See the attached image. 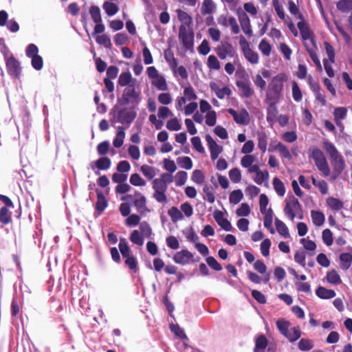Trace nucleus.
Here are the masks:
<instances>
[{
	"instance_id": "obj_56",
	"label": "nucleus",
	"mask_w": 352,
	"mask_h": 352,
	"mask_svg": "<svg viewBox=\"0 0 352 352\" xmlns=\"http://www.w3.org/2000/svg\"><path fill=\"white\" fill-rule=\"evenodd\" d=\"M130 183L135 186H144L146 182L138 173H133L131 175Z\"/></svg>"
},
{
	"instance_id": "obj_10",
	"label": "nucleus",
	"mask_w": 352,
	"mask_h": 352,
	"mask_svg": "<svg viewBox=\"0 0 352 352\" xmlns=\"http://www.w3.org/2000/svg\"><path fill=\"white\" fill-rule=\"evenodd\" d=\"M135 107L124 108L118 111L117 114V122L124 124H130L135 118L137 113L134 110Z\"/></svg>"
},
{
	"instance_id": "obj_21",
	"label": "nucleus",
	"mask_w": 352,
	"mask_h": 352,
	"mask_svg": "<svg viewBox=\"0 0 352 352\" xmlns=\"http://www.w3.org/2000/svg\"><path fill=\"white\" fill-rule=\"evenodd\" d=\"M210 87L219 99H223L226 96H230L232 94V91L228 87L220 88L216 82H211Z\"/></svg>"
},
{
	"instance_id": "obj_55",
	"label": "nucleus",
	"mask_w": 352,
	"mask_h": 352,
	"mask_svg": "<svg viewBox=\"0 0 352 352\" xmlns=\"http://www.w3.org/2000/svg\"><path fill=\"white\" fill-rule=\"evenodd\" d=\"M229 177L233 183H239L241 180V173L238 168H232L229 171Z\"/></svg>"
},
{
	"instance_id": "obj_25",
	"label": "nucleus",
	"mask_w": 352,
	"mask_h": 352,
	"mask_svg": "<svg viewBox=\"0 0 352 352\" xmlns=\"http://www.w3.org/2000/svg\"><path fill=\"white\" fill-rule=\"evenodd\" d=\"M151 84L160 91H166L168 89L166 80L162 75L153 79Z\"/></svg>"
},
{
	"instance_id": "obj_60",
	"label": "nucleus",
	"mask_w": 352,
	"mask_h": 352,
	"mask_svg": "<svg viewBox=\"0 0 352 352\" xmlns=\"http://www.w3.org/2000/svg\"><path fill=\"white\" fill-rule=\"evenodd\" d=\"M140 230L142 234L147 238L151 239L153 234L152 229L146 221H143L140 224Z\"/></svg>"
},
{
	"instance_id": "obj_1",
	"label": "nucleus",
	"mask_w": 352,
	"mask_h": 352,
	"mask_svg": "<svg viewBox=\"0 0 352 352\" xmlns=\"http://www.w3.org/2000/svg\"><path fill=\"white\" fill-rule=\"evenodd\" d=\"M140 100V91L136 89L135 86H130L124 89L122 97L118 99V102L123 106L131 104L135 107L138 105Z\"/></svg>"
},
{
	"instance_id": "obj_30",
	"label": "nucleus",
	"mask_w": 352,
	"mask_h": 352,
	"mask_svg": "<svg viewBox=\"0 0 352 352\" xmlns=\"http://www.w3.org/2000/svg\"><path fill=\"white\" fill-rule=\"evenodd\" d=\"M347 110L344 107H337L334 110V118L338 126L341 124V120L346 116Z\"/></svg>"
},
{
	"instance_id": "obj_26",
	"label": "nucleus",
	"mask_w": 352,
	"mask_h": 352,
	"mask_svg": "<svg viewBox=\"0 0 352 352\" xmlns=\"http://www.w3.org/2000/svg\"><path fill=\"white\" fill-rule=\"evenodd\" d=\"M316 293L318 297L323 299H330L336 296V292L333 290L328 289L323 287H319Z\"/></svg>"
},
{
	"instance_id": "obj_58",
	"label": "nucleus",
	"mask_w": 352,
	"mask_h": 352,
	"mask_svg": "<svg viewBox=\"0 0 352 352\" xmlns=\"http://www.w3.org/2000/svg\"><path fill=\"white\" fill-rule=\"evenodd\" d=\"M142 45L144 46L142 50V56L144 58V63L146 65H151L153 63V58L149 49L146 46L145 43Z\"/></svg>"
},
{
	"instance_id": "obj_50",
	"label": "nucleus",
	"mask_w": 352,
	"mask_h": 352,
	"mask_svg": "<svg viewBox=\"0 0 352 352\" xmlns=\"http://www.w3.org/2000/svg\"><path fill=\"white\" fill-rule=\"evenodd\" d=\"M243 197V192L241 190H233L229 197L230 202L233 204H239Z\"/></svg>"
},
{
	"instance_id": "obj_59",
	"label": "nucleus",
	"mask_w": 352,
	"mask_h": 352,
	"mask_svg": "<svg viewBox=\"0 0 352 352\" xmlns=\"http://www.w3.org/2000/svg\"><path fill=\"white\" fill-rule=\"evenodd\" d=\"M187 173L185 171H179L175 175V184L177 186H182L185 184L187 180Z\"/></svg>"
},
{
	"instance_id": "obj_15",
	"label": "nucleus",
	"mask_w": 352,
	"mask_h": 352,
	"mask_svg": "<svg viewBox=\"0 0 352 352\" xmlns=\"http://www.w3.org/2000/svg\"><path fill=\"white\" fill-rule=\"evenodd\" d=\"M206 140L207 142L210 152V157L212 160H216L219 154L221 153L223 148L216 143L213 138L210 135H206Z\"/></svg>"
},
{
	"instance_id": "obj_46",
	"label": "nucleus",
	"mask_w": 352,
	"mask_h": 352,
	"mask_svg": "<svg viewBox=\"0 0 352 352\" xmlns=\"http://www.w3.org/2000/svg\"><path fill=\"white\" fill-rule=\"evenodd\" d=\"M327 204L331 209L335 210H339L343 207L342 202L340 199L334 197H329L327 199Z\"/></svg>"
},
{
	"instance_id": "obj_23",
	"label": "nucleus",
	"mask_w": 352,
	"mask_h": 352,
	"mask_svg": "<svg viewBox=\"0 0 352 352\" xmlns=\"http://www.w3.org/2000/svg\"><path fill=\"white\" fill-rule=\"evenodd\" d=\"M214 218L217 223L225 230L230 231L232 230L231 223L228 220L223 217V214L219 210L214 212Z\"/></svg>"
},
{
	"instance_id": "obj_16",
	"label": "nucleus",
	"mask_w": 352,
	"mask_h": 352,
	"mask_svg": "<svg viewBox=\"0 0 352 352\" xmlns=\"http://www.w3.org/2000/svg\"><path fill=\"white\" fill-rule=\"evenodd\" d=\"M285 80L286 76L285 74H280L272 78L270 85V91L280 94L283 87V82Z\"/></svg>"
},
{
	"instance_id": "obj_27",
	"label": "nucleus",
	"mask_w": 352,
	"mask_h": 352,
	"mask_svg": "<svg viewBox=\"0 0 352 352\" xmlns=\"http://www.w3.org/2000/svg\"><path fill=\"white\" fill-rule=\"evenodd\" d=\"M274 151H278L283 158L287 160H291L292 158L289 148L281 142H279L274 146Z\"/></svg>"
},
{
	"instance_id": "obj_6",
	"label": "nucleus",
	"mask_w": 352,
	"mask_h": 352,
	"mask_svg": "<svg viewBox=\"0 0 352 352\" xmlns=\"http://www.w3.org/2000/svg\"><path fill=\"white\" fill-rule=\"evenodd\" d=\"M239 45L245 58L252 64L258 63V54L250 47V44L245 38L241 35L239 36Z\"/></svg>"
},
{
	"instance_id": "obj_39",
	"label": "nucleus",
	"mask_w": 352,
	"mask_h": 352,
	"mask_svg": "<svg viewBox=\"0 0 352 352\" xmlns=\"http://www.w3.org/2000/svg\"><path fill=\"white\" fill-rule=\"evenodd\" d=\"M278 109L276 105H268L267 108V121L272 123L276 119L278 115Z\"/></svg>"
},
{
	"instance_id": "obj_48",
	"label": "nucleus",
	"mask_w": 352,
	"mask_h": 352,
	"mask_svg": "<svg viewBox=\"0 0 352 352\" xmlns=\"http://www.w3.org/2000/svg\"><path fill=\"white\" fill-rule=\"evenodd\" d=\"M288 9L289 12L294 15L296 18L299 19L300 20H302L304 19L302 14L299 12L298 7L292 0H290L288 2Z\"/></svg>"
},
{
	"instance_id": "obj_24",
	"label": "nucleus",
	"mask_w": 352,
	"mask_h": 352,
	"mask_svg": "<svg viewBox=\"0 0 352 352\" xmlns=\"http://www.w3.org/2000/svg\"><path fill=\"white\" fill-rule=\"evenodd\" d=\"M125 138L124 128L122 126L117 127L116 136L113 141V144L116 148H120L122 146Z\"/></svg>"
},
{
	"instance_id": "obj_36",
	"label": "nucleus",
	"mask_w": 352,
	"mask_h": 352,
	"mask_svg": "<svg viewBox=\"0 0 352 352\" xmlns=\"http://www.w3.org/2000/svg\"><path fill=\"white\" fill-rule=\"evenodd\" d=\"M102 8L108 16H113L119 10L117 5L109 1H105L102 5Z\"/></svg>"
},
{
	"instance_id": "obj_29",
	"label": "nucleus",
	"mask_w": 352,
	"mask_h": 352,
	"mask_svg": "<svg viewBox=\"0 0 352 352\" xmlns=\"http://www.w3.org/2000/svg\"><path fill=\"white\" fill-rule=\"evenodd\" d=\"M275 226L277 232L285 238L289 237V230L287 227V226L285 224L284 222L279 220L278 219H275Z\"/></svg>"
},
{
	"instance_id": "obj_4",
	"label": "nucleus",
	"mask_w": 352,
	"mask_h": 352,
	"mask_svg": "<svg viewBox=\"0 0 352 352\" xmlns=\"http://www.w3.org/2000/svg\"><path fill=\"white\" fill-rule=\"evenodd\" d=\"M315 162V164L324 176H329L331 173L330 168L323 153L318 148H314L310 155Z\"/></svg>"
},
{
	"instance_id": "obj_18",
	"label": "nucleus",
	"mask_w": 352,
	"mask_h": 352,
	"mask_svg": "<svg viewBox=\"0 0 352 352\" xmlns=\"http://www.w3.org/2000/svg\"><path fill=\"white\" fill-rule=\"evenodd\" d=\"M297 26L303 41L314 37V32L310 30L309 25L305 21L304 19L297 23Z\"/></svg>"
},
{
	"instance_id": "obj_40",
	"label": "nucleus",
	"mask_w": 352,
	"mask_h": 352,
	"mask_svg": "<svg viewBox=\"0 0 352 352\" xmlns=\"http://www.w3.org/2000/svg\"><path fill=\"white\" fill-rule=\"evenodd\" d=\"M337 8L342 12L352 10V0H340L336 4Z\"/></svg>"
},
{
	"instance_id": "obj_64",
	"label": "nucleus",
	"mask_w": 352,
	"mask_h": 352,
	"mask_svg": "<svg viewBox=\"0 0 352 352\" xmlns=\"http://www.w3.org/2000/svg\"><path fill=\"white\" fill-rule=\"evenodd\" d=\"M269 179V173L267 170H260L254 178V182L258 184H262L264 182L267 181Z\"/></svg>"
},
{
	"instance_id": "obj_19",
	"label": "nucleus",
	"mask_w": 352,
	"mask_h": 352,
	"mask_svg": "<svg viewBox=\"0 0 352 352\" xmlns=\"http://www.w3.org/2000/svg\"><path fill=\"white\" fill-rule=\"evenodd\" d=\"M135 196L136 198L134 199V206L137 210L141 214L148 212L149 210L146 206V197L139 192H136Z\"/></svg>"
},
{
	"instance_id": "obj_41",
	"label": "nucleus",
	"mask_w": 352,
	"mask_h": 352,
	"mask_svg": "<svg viewBox=\"0 0 352 352\" xmlns=\"http://www.w3.org/2000/svg\"><path fill=\"white\" fill-rule=\"evenodd\" d=\"M267 136L265 132H260L258 133V147L265 153L267 150Z\"/></svg>"
},
{
	"instance_id": "obj_62",
	"label": "nucleus",
	"mask_w": 352,
	"mask_h": 352,
	"mask_svg": "<svg viewBox=\"0 0 352 352\" xmlns=\"http://www.w3.org/2000/svg\"><path fill=\"white\" fill-rule=\"evenodd\" d=\"M208 67L211 69L218 70L220 69V63L217 58L214 55H210L208 58Z\"/></svg>"
},
{
	"instance_id": "obj_54",
	"label": "nucleus",
	"mask_w": 352,
	"mask_h": 352,
	"mask_svg": "<svg viewBox=\"0 0 352 352\" xmlns=\"http://www.w3.org/2000/svg\"><path fill=\"white\" fill-rule=\"evenodd\" d=\"M177 161L178 164L183 168L190 170L192 167V162L189 157H178Z\"/></svg>"
},
{
	"instance_id": "obj_33",
	"label": "nucleus",
	"mask_w": 352,
	"mask_h": 352,
	"mask_svg": "<svg viewBox=\"0 0 352 352\" xmlns=\"http://www.w3.org/2000/svg\"><path fill=\"white\" fill-rule=\"evenodd\" d=\"M311 217L313 221V223L316 226H321L324 222V215L322 212L311 210Z\"/></svg>"
},
{
	"instance_id": "obj_38",
	"label": "nucleus",
	"mask_w": 352,
	"mask_h": 352,
	"mask_svg": "<svg viewBox=\"0 0 352 352\" xmlns=\"http://www.w3.org/2000/svg\"><path fill=\"white\" fill-rule=\"evenodd\" d=\"M118 246H119L120 251L124 258H126L127 256L132 255L131 250L129 248L128 243L125 239L122 238L120 239Z\"/></svg>"
},
{
	"instance_id": "obj_11",
	"label": "nucleus",
	"mask_w": 352,
	"mask_h": 352,
	"mask_svg": "<svg viewBox=\"0 0 352 352\" xmlns=\"http://www.w3.org/2000/svg\"><path fill=\"white\" fill-rule=\"evenodd\" d=\"M228 112L233 117L234 120L241 125H247L250 122V115L245 109L236 111L233 109H228Z\"/></svg>"
},
{
	"instance_id": "obj_28",
	"label": "nucleus",
	"mask_w": 352,
	"mask_h": 352,
	"mask_svg": "<svg viewBox=\"0 0 352 352\" xmlns=\"http://www.w3.org/2000/svg\"><path fill=\"white\" fill-rule=\"evenodd\" d=\"M267 345V340L265 336L261 335L256 340L254 352H264Z\"/></svg>"
},
{
	"instance_id": "obj_57",
	"label": "nucleus",
	"mask_w": 352,
	"mask_h": 352,
	"mask_svg": "<svg viewBox=\"0 0 352 352\" xmlns=\"http://www.w3.org/2000/svg\"><path fill=\"white\" fill-rule=\"evenodd\" d=\"M96 41L100 44L102 45L104 47L107 48H110L111 47V42L110 38L106 34L98 35L96 37Z\"/></svg>"
},
{
	"instance_id": "obj_17",
	"label": "nucleus",
	"mask_w": 352,
	"mask_h": 352,
	"mask_svg": "<svg viewBox=\"0 0 352 352\" xmlns=\"http://www.w3.org/2000/svg\"><path fill=\"white\" fill-rule=\"evenodd\" d=\"M118 83L121 87L135 86L137 80L132 77L129 72H122L119 76Z\"/></svg>"
},
{
	"instance_id": "obj_42",
	"label": "nucleus",
	"mask_w": 352,
	"mask_h": 352,
	"mask_svg": "<svg viewBox=\"0 0 352 352\" xmlns=\"http://www.w3.org/2000/svg\"><path fill=\"white\" fill-rule=\"evenodd\" d=\"M236 85L242 90L243 94L245 98H250L254 94V91L250 87L249 83L241 81L238 82Z\"/></svg>"
},
{
	"instance_id": "obj_61",
	"label": "nucleus",
	"mask_w": 352,
	"mask_h": 352,
	"mask_svg": "<svg viewBox=\"0 0 352 352\" xmlns=\"http://www.w3.org/2000/svg\"><path fill=\"white\" fill-rule=\"evenodd\" d=\"M279 94H276V92H272L269 90L266 95V102L268 105H276L279 98Z\"/></svg>"
},
{
	"instance_id": "obj_35",
	"label": "nucleus",
	"mask_w": 352,
	"mask_h": 352,
	"mask_svg": "<svg viewBox=\"0 0 352 352\" xmlns=\"http://www.w3.org/2000/svg\"><path fill=\"white\" fill-rule=\"evenodd\" d=\"M168 215L170 217L171 221L173 223L183 219L184 215L182 212L175 206L171 207L168 211Z\"/></svg>"
},
{
	"instance_id": "obj_44",
	"label": "nucleus",
	"mask_w": 352,
	"mask_h": 352,
	"mask_svg": "<svg viewBox=\"0 0 352 352\" xmlns=\"http://www.w3.org/2000/svg\"><path fill=\"white\" fill-rule=\"evenodd\" d=\"M273 185L275 191L276 193L280 196L283 197L285 193V188L284 184L277 177L274 178L273 179Z\"/></svg>"
},
{
	"instance_id": "obj_63",
	"label": "nucleus",
	"mask_w": 352,
	"mask_h": 352,
	"mask_svg": "<svg viewBox=\"0 0 352 352\" xmlns=\"http://www.w3.org/2000/svg\"><path fill=\"white\" fill-rule=\"evenodd\" d=\"M166 128L170 131H179L181 129L182 125L178 119L174 118L167 122Z\"/></svg>"
},
{
	"instance_id": "obj_5",
	"label": "nucleus",
	"mask_w": 352,
	"mask_h": 352,
	"mask_svg": "<svg viewBox=\"0 0 352 352\" xmlns=\"http://www.w3.org/2000/svg\"><path fill=\"white\" fill-rule=\"evenodd\" d=\"M152 187L154 190L153 198L159 203H166L167 201L166 192L168 189V186L156 178L153 180Z\"/></svg>"
},
{
	"instance_id": "obj_32",
	"label": "nucleus",
	"mask_w": 352,
	"mask_h": 352,
	"mask_svg": "<svg viewBox=\"0 0 352 352\" xmlns=\"http://www.w3.org/2000/svg\"><path fill=\"white\" fill-rule=\"evenodd\" d=\"M178 19L182 23V25L189 26L192 22V17L186 12L182 10H177Z\"/></svg>"
},
{
	"instance_id": "obj_49",
	"label": "nucleus",
	"mask_w": 352,
	"mask_h": 352,
	"mask_svg": "<svg viewBox=\"0 0 352 352\" xmlns=\"http://www.w3.org/2000/svg\"><path fill=\"white\" fill-rule=\"evenodd\" d=\"M258 49L264 56H269L271 53L272 47L265 39H262L258 44Z\"/></svg>"
},
{
	"instance_id": "obj_2",
	"label": "nucleus",
	"mask_w": 352,
	"mask_h": 352,
	"mask_svg": "<svg viewBox=\"0 0 352 352\" xmlns=\"http://www.w3.org/2000/svg\"><path fill=\"white\" fill-rule=\"evenodd\" d=\"M323 148L329 154L334 164L336 169L339 172L342 171L344 168V160L342 155L340 154L336 148L335 145L328 140H324L323 142Z\"/></svg>"
},
{
	"instance_id": "obj_53",
	"label": "nucleus",
	"mask_w": 352,
	"mask_h": 352,
	"mask_svg": "<svg viewBox=\"0 0 352 352\" xmlns=\"http://www.w3.org/2000/svg\"><path fill=\"white\" fill-rule=\"evenodd\" d=\"M89 13L94 23L102 22L100 10L99 7L96 6H91L90 8Z\"/></svg>"
},
{
	"instance_id": "obj_9",
	"label": "nucleus",
	"mask_w": 352,
	"mask_h": 352,
	"mask_svg": "<svg viewBox=\"0 0 352 352\" xmlns=\"http://www.w3.org/2000/svg\"><path fill=\"white\" fill-rule=\"evenodd\" d=\"M179 38L186 50H190L193 47L194 34L185 25L179 27Z\"/></svg>"
},
{
	"instance_id": "obj_14",
	"label": "nucleus",
	"mask_w": 352,
	"mask_h": 352,
	"mask_svg": "<svg viewBox=\"0 0 352 352\" xmlns=\"http://www.w3.org/2000/svg\"><path fill=\"white\" fill-rule=\"evenodd\" d=\"M193 254L187 250H182L177 252L173 256V261L179 265H185L193 262Z\"/></svg>"
},
{
	"instance_id": "obj_8",
	"label": "nucleus",
	"mask_w": 352,
	"mask_h": 352,
	"mask_svg": "<svg viewBox=\"0 0 352 352\" xmlns=\"http://www.w3.org/2000/svg\"><path fill=\"white\" fill-rule=\"evenodd\" d=\"M298 200L294 196L286 200L285 206L284 208L285 214L292 221L295 218V214L297 213L301 208Z\"/></svg>"
},
{
	"instance_id": "obj_3",
	"label": "nucleus",
	"mask_w": 352,
	"mask_h": 352,
	"mask_svg": "<svg viewBox=\"0 0 352 352\" xmlns=\"http://www.w3.org/2000/svg\"><path fill=\"white\" fill-rule=\"evenodd\" d=\"M276 326L279 331L285 336L291 342L297 340L301 335L298 327H292L289 329L290 323L283 319L278 320L276 322Z\"/></svg>"
},
{
	"instance_id": "obj_43",
	"label": "nucleus",
	"mask_w": 352,
	"mask_h": 352,
	"mask_svg": "<svg viewBox=\"0 0 352 352\" xmlns=\"http://www.w3.org/2000/svg\"><path fill=\"white\" fill-rule=\"evenodd\" d=\"M130 240L134 244L142 246L144 244V238L143 236L140 234V232L135 230H133L130 235Z\"/></svg>"
},
{
	"instance_id": "obj_7",
	"label": "nucleus",
	"mask_w": 352,
	"mask_h": 352,
	"mask_svg": "<svg viewBox=\"0 0 352 352\" xmlns=\"http://www.w3.org/2000/svg\"><path fill=\"white\" fill-rule=\"evenodd\" d=\"M215 52L217 56L222 60L236 56V50L232 45L228 42H221L215 48Z\"/></svg>"
},
{
	"instance_id": "obj_31",
	"label": "nucleus",
	"mask_w": 352,
	"mask_h": 352,
	"mask_svg": "<svg viewBox=\"0 0 352 352\" xmlns=\"http://www.w3.org/2000/svg\"><path fill=\"white\" fill-rule=\"evenodd\" d=\"M164 58L166 62L168 63L170 69L173 72H176V67H177V60L174 57V55L171 51H166L164 52Z\"/></svg>"
},
{
	"instance_id": "obj_51",
	"label": "nucleus",
	"mask_w": 352,
	"mask_h": 352,
	"mask_svg": "<svg viewBox=\"0 0 352 352\" xmlns=\"http://www.w3.org/2000/svg\"><path fill=\"white\" fill-rule=\"evenodd\" d=\"M327 279L329 283L332 284H340L342 283L341 278L337 272L332 270L327 274Z\"/></svg>"
},
{
	"instance_id": "obj_20",
	"label": "nucleus",
	"mask_w": 352,
	"mask_h": 352,
	"mask_svg": "<svg viewBox=\"0 0 352 352\" xmlns=\"http://www.w3.org/2000/svg\"><path fill=\"white\" fill-rule=\"evenodd\" d=\"M111 160L107 157H102L95 162H92L90 164V167L92 170H94L96 168L99 170H106L111 167Z\"/></svg>"
},
{
	"instance_id": "obj_47",
	"label": "nucleus",
	"mask_w": 352,
	"mask_h": 352,
	"mask_svg": "<svg viewBox=\"0 0 352 352\" xmlns=\"http://www.w3.org/2000/svg\"><path fill=\"white\" fill-rule=\"evenodd\" d=\"M140 170H141L142 174L148 179H153L156 174L155 169L153 167L148 166V165H145V164L142 165L140 168Z\"/></svg>"
},
{
	"instance_id": "obj_52",
	"label": "nucleus",
	"mask_w": 352,
	"mask_h": 352,
	"mask_svg": "<svg viewBox=\"0 0 352 352\" xmlns=\"http://www.w3.org/2000/svg\"><path fill=\"white\" fill-rule=\"evenodd\" d=\"M203 191L204 193V199L210 202V204L214 203L215 200V197L212 192V187L206 185L203 188Z\"/></svg>"
},
{
	"instance_id": "obj_37",
	"label": "nucleus",
	"mask_w": 352,
	"mask_h": 352,
	"mask_svg": "<svg viewBox=\"0 0 352 352\" xmlns=\"http://www.w3.org/2000/svg\"><path fill=\"white\" fill-rule=\"evenodd\" d=\"M340 259L341 261V268L346 270H348L352 262V256L349 253H342L340 255Z\"/></svg>"
},
{
	"instance_id": "obj_13",
	"label": "nucleus",
	"mask_w": 352,
	"mask_h": 352,
	"mask_svg": "<svg viewBox=\"0 0 352 352\" xmlns=\"http://www.w3.org/2000/svg\"><path fill=\"white\" fill-rule=\"evenodd\" d=\"M6 69L9 75L14 78L19 77L21 67L20 63L14 57L11 56L6 60Z\"/></svg>"
},
{
	"instance_id": "obj_45",
	"label": "nucleus",
	"mask_w": 352,
	"mask_h": 352,
	"mask_svg": "<svg viewBox=\"0 0 352 352\" xmlns=\"http://www.w3.org/2000/svg\"><path fill=\"white\" fill-rule=\"evenodd\" d=\"M265 216L264 219V226L270 230L271 233H274V229L272 228V218H273V212L272 209H269L265 212Z\"/></svg>"
},
{
	"instance_id": "obj_12",
	"label": "nucleus",
	"mask_w": 352,
	"mask_h": 352,
	"mask_svg": "<svg viewBox=\"0 0 352 352\" xmlns=\"http://www.w3.org/2000/svg\"><path fill=\"white\" fill-rule=\"evenodd\" d=\"M236 14L243 32L248 36H252V30L248 14L241 9H238Z\"/></svg>"
},
{
	"instance_id": "obj_34",
	"label": "nucleus",
	"mask_w": 352,
	"mask_h": 352,
	"mask_svg": "<svg viewBox=\"0 0 352 352\" xmlns=\"http://www.w3.org/2000/svg\"><path fill=\"white\" fill-rule=\"evenodd\" d=\"M12 221V212L7 207H2L0 209V222L3 224H8Z\"/></svg>"
},
{
	"instance_id": "obj_22",
	"label": "nucleus",
	"mask_w": 352,
	"mask_h": 352,
	"mask_svg": "<svg viewBox=\"0 0 352 352\" xmlns=\"http://www.w3.org/2000/svg\"><path fill=\"white\" fill-rule=\"evenodd\" d=\"M217 10V5L213 0H204L200 11L201 14L207 15V14H212Z\"/></svg>"
}]
</instances>
